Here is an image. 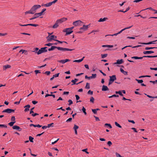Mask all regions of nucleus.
<instances>
[{
	"label": "nucleus",
	"instance_id": "4d7b16f0",
	"mask_svg": "<svg viewBox=\"0 0 157 157\" xmlns=\"http://www.w3.org/2000/svg\"><path fill=\"white\" fill-rule=\"evenodd\" d=\"M107 145L110 146L112 145V143L110 141H108L107 143Z\"/></svg>",
	"mask_w": 157,
	"mask_h": 157
},
{
	"label": "nucleus",
	"instance_id": "7c9ffc66",
	"mask_svg": "<svg viewBox=\"0 0 157 157\" xmlns=\"http://www.w3.org/2000/svg\"><path fill=\"white\" fill-rule=\"evenodd\" d=\"M16 122V121H11L8 124L10 126H13L14 124Z\"/></svg>",
	"mask_w": 157,
	"mask_h": 157
},
{
	"label": "nucleus",
	"instance_id": "39448f33",
	"mask_svg": "<svg viewBox=\"0 0 157 157\" xmlns=\"http://www.w3.org/2000/svg\"><path fill=\"white\" fill-rule=\"evenodd\" d=\"M47 48L46 47L41 48L37 52V55H39L42 53L47 52L48 51L47 49H46Z\"/></svg>",
	"mask_w": 157,
	"mask_h": 157
},
{
	"label": "nucleus",
	"instance_id": "473e14b6",
	"mask_svg": "<svg viewBox=\"0 0 157 157\" xmlns=\"http://www.w3.org/2000/svg\"><path fill=\"white\" fill-rule=\"evenodd\" d=\"M85 88L86 89H89L90 88V83L88 82H87Z\"/></svg>",
	"mask_w": 157,
	"mask_h": 157
},
{
	"label": "nucleus",
	"instance_id": "b1692460",
	"mask_svg": "<svg viewBox=\"0 0 157 157\" xmlns=\"http://www.w3.org/2000/svg\"><path fill=\"white\" fill-rule=\"evenodd\" d=\"M108 19V18L107 17H104L103 18H101L99 19V20L98 21L99 22H103L106 21V20H107Z\"/></svg>",
	"mask_w": 157,
	"mask_h": 157
},
{
	"label": "nucleus",
	"instance_id": "6e6552de",
	"mask_svg": "<svg viewBox=\"0 0 157 157\" xmlns=\"http://www.w3.org/2000/svg\"><path fill=\"white\" fill-rule=\"evenodd\" d=\"M83 22L80 20L76 21L73 22V25L75 26H76L78 25H81Z\"/></svg>",
	"mask_w": 157,
	"mask_h": 157
},
{
	"label": "nucleus",
	"instance_id": "c756f323",
	"mask_svg": "<svg viewBox=\"0 0 157 157\" xmlns=\"http://www.w3.org/2000/svg\"><path fill=\"white\" fill-rule=\"evenodd\" d=\"M54 41H57L58 42V43H60V44H62V43H66L67 44H68V43H67V42H65V41H60L59 40H54Z\"/></svg>",
	"mask_w": 157,
	"mask_h": 157
},
{
	"label": "nucleus",
	"instance_id": "7ed1b4c3",
	"mask_svg": "<svg viewBox=\"0 0 157 157\" xmlns=\"http://www.w3.org/2000/svg\"><path fill=\"white\" fill-rule=\"evenodd\" d=\"M74 28V27H72L71 28H66L63 30V32H66L65 35L67 36L73 33V31L72 30Z\"/></svg>",
	"mask_w": 157,
	"mask_h": 157
},
{
	"label": "nucleus",
	"instance_id": "2eb2a0df",
	"mask_svg": "<svg viewBox=\"0 0 157 157\" xmlns=\"http://www.w3.org/2000/svg\"><path fill=\"white\" fill-rule=\"evenodd\" d=\"M24 107L25 108L24 111L26 112L29 110V108L30 107V105H29L28 104L27 105H25Z\"/></svg>",
	"mask_w": 157,
	"mask_h": 157
},
{
	"label": "nucleus",
	"instance_id": "e2e57ef3",
	"mask_svg": "<svg viewBox=\"0 0 157 157\" xmlns=\"http://www.w3.org/2000/svg\"><path fill=\"white\" fill-rule=\"evenodd\" d=\"M39 115V114L37 113H33L32 114V116L33 117H34L36 115Z\"/></svg>",
	"mask_w": 157,
	"mask_h": 157
},
{
	"label": "nucleus",
	"instance_id": "4be33fe9",
	"mask_svg": "<svg viewBox=\"0 0 157 157\" xmlns=\"http://www.w3.org/2000/svg\"><path fill=\"white\" fill-rule=\"evenodd\" d=\"M143 58H144V57H143V56L139 57L136 56H133V57H132L131 58L132 59H142Z\"/></svg>",
	"mask_w": 157,
	"mask_h": 157
},
{
	"label": "nucleus",
	"instance_id": "f3484780",
	"mask_svg": "<svg viewBox=\"0 0 157 157\" xmlns=\"http://www.w3.org/2000/svg\"><path fill=\"white\" fill-rule=\"evenodd\" d=\"M11 66L10 65L7 64L3 66V69L4 70H6V69L10 68Z\"/></svg>",
	"mask_w": 157,
	"mask_h": 157
},
{
	"label": "nucleus",
	"instance_id": "72a5a7b5",
	"mask_svg": "<svg viewBox=\"0 0 157 157\" xmlns=\"http://www.w3.org/2000/svg\"><path fill=\"white\" fill-rule=\"evenodd\" d=\"M105 126H108L109 128H111L112 126L110 124L106 123L104 125Z\"/></svg>",
	"mask_w": 157,
	"mask_h": 157
},
{
	"label": "nucleus",
	"instance_id": "8fccbe9b",
	"mask_svg": "<svg viewBox=\"0 0 157 157\" xmlns=\"http://www.w3.org/2000/svg\"><path fill=\"white\" fill-rule=\"evenodd\" d=\"M0 127L2 128H7V126L6 125L0 124Z\"/></svg>",
	"mask_w": 157,
	"mask_h": 157
},
{
	"label": "nucleus",
	"instance_id": "69168bd1",
	"mask_svg": "<svg viewBox=\"0 0 157 157\" xmlns=\"http://www.w3.org/2000/svg\"><path fill=\"white\" fill-rule=\"evenodd\" d=\"M99 71L100 72V73H101L103 76H106V75L105 73H104L101 70H99Z\"/></svg>",
	"mask_w": 157,
	"mask_h": 157
},
{
	"label": "nucleus",
	"instance_id": "c03bdc74",
	"mask_svg": "<svg viewBox=\"0 0 157 157\" xmlns=\"http://www.w3.org/2000/svg\"><path fill=\"white\" fill-rule=\"evenodd\" d=\"M58 62H59L60 63H62L63 64H64L66 63L65 62V60H64V59L61 60H58Z\"/></svg>",
	"mask_w": 157,
	"mask_h": 157
},
{
	"label": "nucleus",
	"instance_id": "774afa93",
	"mask_svg": "<svg viewBox=\"0 0 157 157\" xmlns=\"http://www.w3.org/2000/svg\"><path fill=\"white\" fill-rule=\"evenodd\" d=\"M116 156L117 157H122V156L119 154L116 153Z\"/></svg>",
	"mask_w": 157,
	"mask_h": 157
},
{
	"label": "nucleus",
	"instance_id": "a18cd8bd",
	"mask_svg": "<svg viewBox=\"0 0 157 157\" xmlns=\"http://www.w3.org/2000/svg\"><path fill=\"white\" fill-rule=\"evenodd\" d=\"M97 75L96 74H92V76H91L92 78H95L96 77Z\"/></svg>",
	"mask_w": 157,
	"mask_h": 157
},
{
	"label": "nucleus",
	"instance_id": "ddd939ff",
	"mask_svg": "<svg viewBox=\"0 0 157 157\" xmlns=\"http://www.w3.org/2000/svg\"><path fill=\"white\" fill-rule=\"evenodd\" d=\"M78 81V79H77V78H75L74 80H72L71 81V82H73V83L72 84V85H74V84L78 85L80 83H82L83 82V81H82L78 82V83H76V82Z\"/></svg>",
	"mask_w": 157,
	"mask_h": 157
},
{
	"label": "nucleus",
	"instance_id": "37998d69",
	"mask_svg": "<svg viewBox=\"0 0 157 157\" xmlns=\"http://www.w3.org/2000/svg\"><path fill=\"white\" fill-rule=\"evenodd\" d=\"M68 102L69 103V104H68L69 105H70L72 104L73 103L71 99H69L68 100Z\"/></svg>",
	"mask_w": 157,
	"mask_h": 157
},
{
	"label": "nucleus",
	"instance_id": "5fc2aeb1",
	"mask_svg": "<svg viewBox=\"0 0 157 157\" xmlns=\"http://www.w3.org/2000/svg\"><path fill=\"white\" fill-rule=\"evenodd\" d=\"M34 72L35 73V74H37L38 73H40V70H35V71H34Z\"/></svg>",
	"mask_w": 157,
	"mask_h": 157
},
{
	"label": "nucleus",
	"instance_id": "393cba45",
	"mask_svg": "<svg viewBox=\"0 0 157 157\" xmlns=\"http://www.w3.org/2000/svg\"><path fill=\"white\" fill-rule=\"evenodd\" d=\"M58 24V23L56 21L55 24L53 26L52 28L54 29H56L59 26Z\"/></svg>",
	"mask_w": 157,
	"mask_h": 157
},
{
	"label": "nucleus",
	"instance_id": "e433bc0d",
	"mask_svg": "<svg viewBox=\"0 0 157 157\" xmlns=\"http://www.w3.org/2000/svg\"><path fill=\"white\" fill-rule=\"evenodd\" d=\"M29 140L31 142H33V140L34 139V138L32 137L31 136H29Z\"/></svg>",
	"mask_w": 157,
	"mask_h": 157
},
{
	"label": "nucleus",
	"instance_id": "6ab92c4d",
	"mask_svg": "<svg viewBox=\"0 0 157 157\" xmlns=\"http://www.w3.org/2000/svg\"><path fill=\"white\" fill-rule=\"evenodd\" d=\"M132 26H133V25H132L130 26H129V27H127L126 28H125L122 29L120 31H119V32H118V34H120L123 31L125 30L126 29H130L131 28Z\"/></svg>",
	"mask_w": 157,
	"mask_h": 157
},
{
	"label": "nucleus",
	"instance_id": "bb28decb",
	"mask_svg": "<svg viewBox=\"0 0 157 157\" xmlns=\"http://www.w3.org/2000/svg\"><path fill=\"white\" fill-rule=\"evenodd\" d=\"M75 97H76V100L77 101V102H81V101H78V100L80 98V97H79V96L78 95L76 94V95H75Z\"/></svg>",
	"mask_w": 157,
	"mask_h": 157
},
{
	"label": "nucleus",
	"instance_id": "de8ad7c7",
	"mask_svg": "<svg viewBox=\"0 0 157 157\" xmlns=\"http://www.w3.org/2000/svg\"><path fill=\"white\" fill-rule=\"evenodd\" d=\"M87 94H90L91 95H92L93 94V91H91V90H89L87 92Z\"/></svg>",
	"mask_w": 157,
	"mask_h": 157
},
{
	"label": "nucleus",
	"instance_id": "5701e85b",
	"mask_svg": "<svg viewBox=\"0 0 157 157\" xmlns=\"http://www.w3.org/2000/svg\"><path fill=\"white\" fill-rule=\"evenodd\" d=\"M153 42L152 41H150L148 43H139V44H143L144 45H148L150 44H153Z\"/></svg>",
	"mask_w": 157,
	"mask_h": 157
},
{
	"label": "nucleus",
	"instance_id": "cd10ccee",
	"mask_svg": "<svg viewBox=\"0 0 157 157\" xmlns=\"http://www.w3.org/2000/svg\"><path fill=\"white\" fill-rule=\"evenodd\" d=\"M153 48H157V47H146L145 48V49L146 50H150V49H153Z\"/></svg>",
	"mask_w": 157,
	"mask_h": 157
},
{
	"label": "nucleus",
	"instance_id": "1a4fd4ad",
	"mask_svg": "<svg viewBox=\"0 0 157 157\" xmlns=\"http://www.w3.org/2000/svg\"><path fill=\"white\" fill-rule=\"evenodd\" d=\"M14 109L8 108L3 110L2 111V113H10L12 112H14Z\"/></svg>",
	"mask_w": 157,
	"mask_h": 157
},
{
	"label": "nucleus",
	"instance_id": "bf43d9fd",
	"mask_svg": "<svg viewBox=\"0 0 157 157\" xmlns=\"http://www.w3.org/2000/svg\"><path fill=\"white\" fill-rule=\"evenodd\" d=\"M92 111L94 114H96L97 113V111H96L95 109H92Z\"/></svg>",
	"mask_w": 157,
	"mask_h": 157
},
{
	"label": "nucleus",
	"instance_id": "f257e3e1",
	"mask_svg": "<svg viewBox=\"0 0 157 157\" xmlns=\"http://www.w3.org/2000/svg\"><path fill=\"white\" fill-rule=\"evenodd\" d=\"M41 6L40 5H35L33 6L29 10L26 11L25 12L26 15L27 14H34L36 12V10L40 8Z\"/></svg>",
	"mask_w": 157,
	"mask_h": 157
},
{
	"label": "nucleus",
	"instance_id": "2f4dec72",
	"mask_svg": "<svg viewBox=\"0 0 157 157\" xmlns=\"http://www.w3.org/2000/svg\"><path fill=\"white\" fill-rule=\"evenodd\" d=\"M82 111H83V113H84V114L85 115H86L87 113L86 111V109L84 107H83V106L82 107Z\"/></svg>",
	"mask_w": 157,
	"mask_h": 157
},
{
	"label": "nucleus",
	"instance_id": "49530a36",
	"mask_svg": "<svg viewBox=\"0 0 157 157\" xmlns=\"http://www.w3.org/2000/svg\"><path fill=\"white\" fill-rule=\"evenodd\" d=\"M54 124V123H52L50 124H48L47 125V127L48 128L50 127H53V125Z\"/></svg>",
	"mask_w": 157,
	"mask_h": 157
},
{
	"label": "nucleus",
	"instance_id": "20e7f679",
	"mask_svg": "<svg viewBox=\"0 0 157 157\" xmlns=\"http://www.w3.org/2000/svg\"><path fill=\"white\" fill-rule=\"evenodd\" d=\"M117 78L115 75H113L111 76H109L108 85L109 86Z\"/></svg>",
	"mask_w": 157,
	"mask_h": 157
},
{
	"label": "nucleus",
	"instance_id": "f704fd0d",
	"mask_svg": "<svg viewBox=\"0 0 157 157\" xmlns=\"http://www.w3.org/2000/svg\"><path fill=\"white\" fill-rule=\"evenodd\" d=\"M115 125L117 127H118L119 128H121L122 126L120 125L117 122H115Z\"/></svg>",
	"mask_w": 157,
	"mask_h": 157
},
{
	"label": "nucleus",
	"instance_id": "a211bd4d",
	"mask_svg": "<svg viewBox=\"0 0 157 157\" xmlns=\"http://www.w3.org/2000/svg\"><path fill=\"white\" fill-rule=\"evenodd\" d=\"M123 62V60L122 59H121L120 60L118 59L117 60V62L115 63L114 64H120L122 63Z\"/></svg>",
	"mask_w": 157,
	"mask_h": 157
},
{
	"label": "nucleus",
	"instance_id": "a878e982",
	"mask_svg": "<svg viewBox=\"0 0 157 157\" xmlns=\"http://www.w3.org/2000/svg\"><path fill=\"white\" fill-rule=\"evenodd\" d=\"M90 24H89L87 25H83V28L84 29V30H85L87 29L90 26Z\"/></svg>",
	"mask_w": 157,
	"mask_h": 157
},
{
	"label": "nucleus",
	"instance_id": "6e6d98bb",
	"mask_svg": "<svg viewBox=\"0 0 157 157\" xmlns=\"http://www.w3.org/2000/svg\"><path fill=\"white\" fill-rule=\"evenodd\" d=\"M143 57L147 58H154V56H144Z\"/></svg>",
	"mask_w": 157,
	"mask_h": 157
},
{
	"label": "nucleus",
	"instance_id": "4468645a",
	"mask_svg": "<svg viewBox=\"0 0 157 157\" xmlns=\"http://www.w3.org/2000/svg\"><path fill=\"white\" fill-rule=\"evenodd\" d=\"M109 90V89L107 87V86H106L104 85H103L102 86V91H108Z\"/></svg>",
	"mask_w": 157,
	"mask_h": 157
},
{
	"label": "nucleus",
	"instance_id": "a19ab883",
	"mask_svg": "<svg viewBox=\"0 0 157 157\" xmlns=\"http://www.w3.org/2000/svg\"><path fill=\"white\" fill-rule=\"evenodd\" d=\"M79 128V127L77 125H76V124L74 125V127L73 128V129L74 130H77V129H78Z\"/></svg>",
	"mask_w": 157,
	"mask_h": 157
},
{
	"label": "nucleus",
	"instance_id": "0e129e2a",
	"mask_svg": "<svg viewBox=\"0 0 157 157\" xmlns=\"http://www.w3.org/2000/svg\"><path fill=\"white\" fill-rule=\"evenodd\" d=\"M50 93H51V94H50V96H52L53 97V98H55V95L54 94H53V92H51Z\"/></svg>",
	"mask_w": 157,
	"mask_h": 157
},
{
	"label": "nucleus",
	"instance_id": "864d4df0",
	"mask_svg": "<svg viewBox=\"0 0 157 157\" xmlns=\"http://www.w3.org/2000/svg\"><path fill=\"white\" fill-rule=\"evenodd\" d=\"M53 44V43H48V44H45V46H52V45Z\"/></svg>",
	"mask_w": 157,
	"mask_h": 157
},
{
	"label": "nucleus",
	"instance_id": "680f3d73",
	"mask_svg": "<svg viewBox=\"0 0 157 157\" xmlns=\"http://www.w3.org/2000/svg\"><path fill=\"white\" fill-rule=\"evenodd\" d=\"M72 120V118H69V119H68L66 121V122H71Z\"/></svg>",
	"mask_w": 157,
	"mask_h": 157
},
{
	"label": "nucleus",
	"instance_id": "423d86ee",
	"mask_svg": "<svg viewBox=\"0 0 157 157\" xmlns=\"http://www.w3.org/2000/svg\"><path fill=\"white\" fill-rule=\"evenodd\" d=\"M46 38L47 41L48 42H50L52 40H56V39L57 38V36L54 35H52L50 36H48L46 37Z\"/></svg>",
	"mask_w": 157,
	"mask_h": 157
},
{
	"label": "nucleus",
	"instance_id": "c9c22d12",
	"mask_svg": "<svg viewBox=\"0 0 157 157\" xmlns=\"http://www.w3.org/2000/svg\"><path fill=\"white\" fill-rule=\"evenodd\" d=\"M94 99L93 97H91L90 99V101L91 102L93 103L94 102Z\"/></svg>",
	"mask_w": 157,
	"mask_h": 157
},
{
	"label": "nucleus",
	"instance_id": "052dcab7",
	"mask_svg": "<svg viewBox=\"0 0 157 157\" xmlns=\"http://www.w3.org/2000/svg\"><path fill=\"white\" fill-rule=\"evenodd\" d=\"M94 117H95V120L96 121H100V120L99 117H96L95 116H94Z\"/></svg>",
	"mask_w": 157,
	"mask_h": 157
},
{
	"label": "nucleus",
	"instance_id": "13d9d810",
	"mask_svg": "<svg viewBox=\"0 0 157 157\" xmlns=\"http://www.w3.org/2000/svg\"><path fill=\"white\" fill-rule=\"evenodd\" d=\"M51 72L50 71H46L44 73L45 74H46L48 75H50Z\"/></svg>",
	"mask_w": 157,
	"mask_h": 157
},
{
	"label": "nucleus",
	"instance_id": "9d476101",
	"mask_svg": "<svg viewBox=\"0 0 157 157\" xmlns=\"http://www.w3.org/2000/svg\"><path fill=\"white\" fill-rule=\"evenodd\" d=\"M67 20V18L63 17L61 18V19L57 20L56 21L58 23H62L65 21Z\"/></svg>",
	"mask_w": 157,
	"mask_h": 157
},
{
	"label": "nucleus",
	"instance_id": "338daca9",
	"mask_svg": "<svg viewBox=\"0 0 157 157\" xmlns=\"http://www.w3.org/2000/svg\"><path fill=\"white\" fill-rule=\"evenodd\" d=\"M32 103L34 105H35L38 103V101H33Z\"/></svg>",
	"mask_w": 157,
	"mask_h": 157
},
{
	"label": "nucleus",
	"instance_id": "f03ea898",
	"mask_svg": "<svg viewBox=\"0 0 157 157\" xmlns=\"http://www.w3.org/2000/svg\"><path fill=\"white\" fill-rule=\"evenodd\" d=\"M51 48L52 51L54 50L55 49L57 48L59 50H61L63 51H72L73 50H74L75 49H70L67 48L60 47H57L54 46H51Z\"/></svg>",
	"mask_w": 157,
	"mask_h": 157
},
{
	"label": "nucleus",
	"instance_id": "f8f14e48",
	"mask_svg": "<svg viewBox=\"0 0 157 157\" xmlns=\"http://www.w3.org/2000/svg\"><path fill=\"white\" fill-rule=\"evenodd\" d=\"M12 128L13 129L17 130L18 131H21L22 130V128H20L19 126L16 125L13 126Z\"/></svg>",
	"mask_w": 157,
	"mask_h": 157
},
{
	"label": "nucleus",
	"instance_id": "dca6fc26",
	"mask_svg": "<svg viewBox=\"0 0 157 157\" xmlns=\"http://www.w3.org/2000/svg\"><path fill=\"white\" fill-rule=\"evenodd\" d=\"M154 53V52L152 51H144L143 53L144 54H150Z\"/></svg>",
	"mask_w": 157,
	"mask_h": 157
},
{
	"label": "nucleus",
	"instance_id": "4c0bfd02",
	"mask_svg": "<svg viewBox=\"0 0 157 157\" xmlns=\"http://www.w3.org/2000/svg\"><path fill=\"white\" fill-rule=\"evenodd\" d=\"M136 80L137 81L138 83H142L143 82V81L142 80H138L136 79Z\"/></svg>",
	"mask_w": 157,
	"mask_h": 157
},
{
	"label": "nucleus",
	"instance_id": "0eeeda50",
	"mask_svg": "<svg viewBox=\"0 0 157 157\" xmlns=\"http://www.w3.org/2000/svg\"><path fill=\"white\" fill-rule=\"evenodd\" d=\"M43 14H42V13L41 12L38 13H35L33 17L29 19L30 20H32L33 19L36 18L37 17H38L40 16H41Z\"/></svg>",
	"mask_w": 157,
	"mask_h": 157
},
{
	"label": "nucleus",
	"instance_id": "c85d7f7f",
	"mask_svg": "<svg viewBox=\"0 0 157 157\" xmlns=\"http://www.w3.org/2000/svg\"><path fill=\"white\" fill-rule=\"evenodd\" d=\"M52 5V3H51V2H49L46 4H44V6L46 7H49Z\"/></svg>",
	"mask_w": 157,
	"mask_h": 157
},
{
	"label": "nucleus",
	"instance_id": "ea45409f",
	"mask_svg": "<svg viewBox=\"0 0 157 157\" xmlns=\"http://www.w3.org/2000/svg\"><path fill=\"white\" fill-rule=\"evenodd\" d=\"M127 47H132V48H138L140 47H141V45H138L136 46H134V47H132V46L131 45H129V46H127Z\"/></svg>",
	"mask_w": 157,
	"mask_h": 157
},
{
	"label": "nucleus",
	"instance_id": "412c9836",
	"mask_svg": "<svg viewBox=\"0 0 157 157\" xmlns=\"http://www.w3.org/2000/svg\"><path fill=\"white\" fill-rule=\"evenodd\" d=\"M120 70L121 72L123 73L124 75H128V72L124 71L122 68H120Z\"/></svg>",
	"mask_w": 157,
	"mask_h": 157
},
{
	"label": "nucleus",
	"instance_id": "9b49d317",
	"mask_svg": "<svg viewBox=\"0 0 157 157\" xmlns=\"http://www.w3.org/2000/svg\"><path fill=\"white\" fill-rule=\"evenodd\" d=\"M19 25L22 26H32L34 27H36L38 26L39 25L37 24H27L26 25H21V24H19Z\"/></svg>",
	"mask_w": 157,
	"mask_h": 157
},
{
	"label": "nucleus",
	"instance_id": "603ef678",
	"mask_svg": "<svg viewBox=\"0 0 157 157\" xmlns=\"http://www.w3.org/2000/svg\"><path fill=\"white\" fill-rule=\"evenodd\" d=\"M87 149L86 148L82 150V151L83 152H85L86 153L88 154L89 153L87 151Z\"/></svg>",
	"mask_w": 157,
	"mask_h": 157
},
{
	"label": "nucleus",
	"instance_id": "58836bf2",
	"mask_svg": "<svg viewBox=\"0 0 157 157\" xmlns=\"http://www.w3.org/2000/svg\"><path fill=\"white\" fill-rule=\"evenodd\" d=\"M101 58H104L106 57H107L108 56L107 54H101Z\"/></svg>",
	"mask_w": 157,
	"mask_h": 157
},
{
	"label": "nucleus",
	"instance_id": "09e8293b",
	"mask_svg": "<svg viewBox=\"0 0 157 157\" xmlns=\"http://www.w3.org/2000/svg\"><path fill=\"white\" fill-rule=\"evenodd\" d=\"M11 120L12 121H16L15 117L14 116H12L11 118Z\"/></svg>",
	"mask_w": 157,
	"mask_h": 157
},
{
	"label": "nucleus",
	"instance_id": "aec40b11",
	"mask_svg": "<svg viewBox=\"0 0 157 157\" xmlns=\"http://www.w3.org/2000/svg\"><path fill=\"white\" fill-rule=\"evenodd\" d=\"M84 58H85V57L83 56L82 57V58L81 59H78V60H75L73 61V62H75L80 63V62H81L82 61H83V59H84Z\"/></svg>",
	"mask_w": 157,
	"mask_h": 157
},
{
	"label": "nucleus",
	"instance_id": "79ce46f5",
	"mask_svg": "<svg viewBox=\"0 0 157 157\" xmlns=\"http://www.w3.org/2000/svg\"><path fill=\"white\" fill-rule=\"evenodd\" d=\"M35 50L33 51V52H35L36 53H37V52H38V51H39V48H36L35 49H34Z\"/></svg>",
	"mask_w": 157,
	"mask_h": 157
},
{
	"label": "nucleus",
	"instance_id": "3c124183",
	"mask_svg": "<svg viewBox=\"0 0 157 157\" xmlns=\"http://www.w3.org/2000/svg\"><path fill=\"white\" fill-rule=\"evenodd\" d=\"M59 74V73L53 75V78H56L58 77Z\"/></svg>",
	"mask_w": 157,
	"mask_h": 157
}]
</instances>
